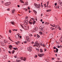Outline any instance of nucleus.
Wrapping results in <instances>:
<instances>
[{"label": "nucleus", "instance_id": "nucleus-1", "mask_svg": "<svg viewBox=\"0 0 62 62\" xmlns=\"http://www.w3.org/2000/svg\"><path fill=\"white\" fill-rule=\"evenodd\" d=\"M61 4H62V3H60L59 2L58 4H57V6H55V8H58L59 9V7H60Z\"/></svg>", "mask_w": 62, "mask_h": 62}, {"label": "nucleus", "instance_id": "nucleus-2", "mask_svg": "<svg viewBox=\"0 0 62 62\" xmlns=\"http://www.w3.org/2000/svg\"><path fill=\"white\" fill-rule=\"evenodd\" d=\"M37 42H38V41H37L36 42H35L34 43V45L33 46H37V47L39 46V47H40V46H39V44Z\"/></svg>", "mask_w": 62, "mask_h": 62}, {"label": "nucleus", "instance_id": "nucleus-3", "mask_svg": "<svg viewBox=\"0 0 62 62\" xmlns=\"http://www.w3.org/2000/svg\"><path fill=\"white\" fill-rule=\"evenodd\" d=\"M21 26H22V28L24 29V28H26L27 27V26L25 24H23L22 25H21Z\"/></svg>", "mask_w": 62, "mask_h": 62}, {"label": "nucleus", "instance_id": "nucleus-4", "mask_svg": "<svg viewBox=\"0 0 62 62\" xmlns=\"http://www.w3.org/2000/svg\"><path fill=\"white\" fill-rule=\"evenodd\" d=\"M53 37V35L52 34H51L49 35V38L50 39H52Z\"/></svg>", "mask_w": 62, "mask_h": 62}, {"label": "nucleus", "instance_id": "nucleus-5", "mask_svg": "<svg viewBox=\"0 0 62 62\" xmlns=\"http://www.w3.org/2000/svg\"><path fill=\"white\" fill-rule=\"evenodd\" d=\"M44 55V54H38V56H39L40 57H42V56H43Z\"/></svg>", "mask_w": 62, "mask_h": 62}, {"label": "nucleus", "instance_id": "nucleus-6", "mask_svg": "<svg viewBox=\"0 0 62 62\" xmlns=\"http://www.w3.org/2000/svg\"><path fill=\"white\" fill-rule=\"evenodd\" d=\"M21 60H22L24 61H26V58L25 57H24L23 59V58L21 57Z\"/></svg>", "mask_w": 62, "mask_h": 62}, {"label": "nucleus", "instance_id": "nucleus-7", "mask_svg": "<svg viewBox=\"0 0 62 62\" xmlns=\"http://www.w3.org/2000/svg\"><path fill=\"white\" fill-rule=\"evenodd\" d=\"M27 49L28 50H29V51H30V52H31V48L30 47H28L27 48Z\"/></svg>", "mask_w": 62, "mask_h": 62}, {"label": "nucleus", "instance_id": "nucleus-8", "mask_svg": "<svg viewBox=\"0 0 62 62\" xmlns=\"http://www.w3.org/2000/svg\"><path fill=\"white\" fill-rule=\"evenodd\" d=\"M39 29L40 31H43V28L41 27H40Z\"/></svg>", "mask_w": 62, "mask_h": 62}, {"label": "nucleus", "instance_id": "nucleus-9", "mask_svg": "<svg viewBox=\"0 0 62 62\" xmlns=\"http://www.w3.org/2000/svg\"><path fill=\"white\" fill-rule=\"evenodd\" d=\"M15 11V9H13L12 10V13H14Z\"/></svg>", "mask_w": 62, "mask_h": 62}, {"label": "nucleus", "instance_id": "nucleus-10", "mask_svg": "<svg viewBox=\"0 0 62 62\" xmlns=\"http://www.w3.org/2000/svg\"><path fill=\"white\" fill-rule=\"evenodd\" d=\"M34 30H38V27H35V28H34Z\"/></svg>", "mask_w": 62, "mask_h": 62}, {"label": "nucleus", "instance_id": "nucleus-11", "mask_svg": "<svg viewBox=\"0 0 62 62\" xmlns=\"http://www.w3.org/2000/svg\"><path fill=\"white\" fill-rule=\"evenodd\" d=\"M35 7L36 8H38V4H36L35 5Z\"/></svg>", "mask_w": 62, "mask_h": 62}, {"label": "nucleus", "instance_id": "nucleus-12", "mask_svg": "<svg viewBox=\"0 0 62 62\" xmlns=\"http://www.w3.org/2000/svg\"><path fill=\"white\" fill-rule=\"evenodd\" d=\"M15 37H16V39H18V38L19 37V36L17 35H16L15 36Z\"/></svg>", "mask_w": 62, "mask_h": 62}, {"label": "nucleus", "instance_id": "nucleus-13", "mask_svg": "<svg viewBox=\"0 0 62 62\" xmlns=\"http://www.w3.org/2000/svg\"><path fill=\"white\" fill-rule=\"evenodd\" d=\"M11 23L13 25H14V24L15 23H14V22L11 21Z\"/></svg>", "mask_w": 62, "mask_h": 62}, {"label": "nucleus", "instance_id": "nucleus-14", "mask_svg": "<svg viewBox=\"0 0 62 62\" xmlns=\"http://www.w3.org/2000/svg\"><path fill=\"white\" fill-rule=\"evenodd\" d=\"M20 2L22 3H24V2L23 1V0H20Z\"/></svg>", "mask_w": 62, "mask_h": 62}, {"label": "nucleus", "instance_id": "nucleus-15", "mask_svg": "<svg viewBox=\"0 0 62 62\" xmlns=\"http://www.w3.org/2000/svg\"><path fill=\"white\" fill-rule=\"evenodd\" d=\"M51 11V9H49V10L48 9L46 10V11L47 12H50V11Z\"/></svg>", "mask_w": 62, "mask_h": 62}, {"label": "nucleus", "instance_id": "nucleus-16", "mask_svg": "<svg viewBox=\"0 0 62 62\" xmlns=\"http://www.w3.org/2000/svg\"><path fill=\"white\" fill-rule=\"evenodd\" d=\"M40 5L39 4H38V8H40Z\"/></svg>", "mask_w": 62, "mask_h": 62}, {"label": "nucleus", "instance_id": "nucleus-17", "mask_svg": "<svg viewBox=\"0 0 62 62\" xmlns=\"http://www.w3.org/2000/svg\"><path fill=\"white\" fill-rule=\"evenodd\" d=\"M36 21H34L33 22V25H34L35 24V23H36Z\"/></svg>", "mask_w": 62, "mask_h": 62}, {"label": "nucleus", "instance_id": "nucleus-18", "mask_svg": "<svg viewBox=\"0 0 62 62\" xmlns=\"http://www.w3.org/2000/svg\"><path fill=\"white\" fill-rule=\"evenodd\" d=\"M29 22L30 23V24H33V23L32 22H31L30 21H29Z\"/></svg>", "mask_w": 62, "mask_h": 62}, {"label": "nucleus", "instance_id": "nucleus-19", "mask_svg": "<svg viewBox=\"0 0 62 62\" xmlns=\"http://www.w3.org/2000/svg\"><path fill=\"white\" fill-rule=\"evenodd\" d=\"M59 27V26L58 25H57L55 27H56V28H58Z\"/></svg>", "mask_w": 62, "mask_h": 62}, {"label": "nucleus", "instance_id": "nucleus-20", "mask_svg": "<svg viewBox=\"0 0 62 62\" xmlns=\"http://www.w3.org/2000/svg\"><path fill=\"white\" fill-rule=\"evenodd\" d=\"M25 23H28V20H25Z\"/></svg>", "mask_w": 62, "mask_h": 62}, {"label": "nucleus", "instance_id": "nucleus-21", "mask_svg": "<svg viewBox=\"0 0 62 62\" xmlns=\"http://www.w3.org/2000/svg\"><path fill=\"white\" fill-rule=\"evenodd\" d=\"M6 5L7 6H9V5L8 3H7L6 4Z\"/></svg>", "mask_w": 62, "mask_h": 62}, {"label": "nucleus", "instance_id": "nucleus-22", "mask_svg": "<svg viewBox=\"0 0 62 62\" xmlns=\"http://www.w3.org/2000/svg\"><path fill=\"white\" fill-rule=\"evenodd\" d=\"M1 43V44L2 46H4V45H3V44L4 43L3 42H2Z\"/></svg>", "mask_w": 62, "mask_h": 62}, {"label": "nucleus", "instance_id": "nucleus-23", "mask_svg": "<svg viewBox=\"0 0 62 62\" xmlns=\"http://www.w3.org/2000/svg\"><path fill=\"white\" fill-rule=\"evenodd\" d=\"M4 43H8V42L6 40H4Z\"/></svg>", "mask_w": 62, "mask_h": 62}, {"label": "nucleus", "instance_id": "nucleus-24", "mask_svg": "<svg viewBox=\"0 0 62 62\" xmlns=\"http://www.w3.org/2000/svg\"><path fill=\"white\" fill-rule=\"evenodd\" d=\"M35 13V14H37V11H36L34 10L33 11Z\"/></svg>", "mask_w": 62, "mask_h": 62}, {"label": "nucleus", "instance_id": "nucleus-25", "mask_svg": "<svg viewBox=\"0 0 62 62\" xmlns=\"http://www.w3.org/2000/svg\"><path fill=\"white\" fill-rule=\"evenodd\" d=\"M13 49H14L15 50H16L17 49V48H13Z\"/></svg>", "mask_w": 62, "mask_h": 62}, {"label": "nucleus", "instance_id": "nucleus-26", "mask_svg": "<svg viewBox=\"0 0 62 62\" xmlns=\"http://www.w3.org/2000/svg\"><path fill=\"white\" fill-rule=\"evenodd\" d=\"M12 54H14V52H15V51H14V50H13L12 51Z\"/></svg>", "mask_w": 62, "mask_h": 62}, {"label": "nucleus", "instance_id": "nucleus-27", "mask_svg": "<svg viewBox=\"0 0 62 62\" xmlns=\"http://www.w3.org/2000/svg\"><path fill=\"white\" fill-rule=\"evenodd\" d=\"M8 48L10 49V50H11V49H12V47H9Z\"/></svg>", "mask_w": 62, "mask_h": 62}, {"label": "nucleus", "instance_id": "nucleus-28", "mask_svg": "<svg viewBox=\"0 0 62 62\" xmlns=\"http://www.w3.org/2000/svg\"><path fill=\"white\" fill-rule=\"evenodd\" d=\"M25 5H28V3H27V2H25Z\"/></svg>", "mask_w": 62, "mask_h": 62}, {"label": "nucleus", "instance_id": "nucleus-29", "mask_svg": "<svg viewBox=\"0 0 62 62\" xmlns=\"http://www.w3.org/2000/svg\"><path fill=\"white\" fill-rule=\"evenodd\" d=\"M40 34V35H42V32H41V31H40L39 32Z\"/></svg>", "mask_w": 62, "mask_h": 62}, {"label": "nucleus", "instance_id": "nucleus-30", "mask_svg": "<svg viewBox=\"0 0 62 62\" xmlns=\"http://www.w3.org/2000/svg\"><path fill=\"white\" fill-rule=\"evenodd\" d=\"M40 45H41V46H43V44H42V43H40Z\"/></svg>", "mask_w": 62, "mask_h": 62}, {"label": "nucleus", "instance_id": "nucleus-31", "mask_svg": "<svg viewBox=\"0 0 62 62\" xmlns=\"http://www.w3.org/2000/svg\"><path fill=\"white\" fill-rule=\"evenodd\" d=\"M58 50L57 49V48H56V53H57L58 52Z\"/></svg>", "mask_w": 62, "mask_h": 62}, {"label": "nucleus", "instance_id": "nucleus-32", "mask_svg": "<svg viewBox=\"0 0 62 62\" xmlns=\"http://www.w3.org/2000/svg\"><path fill=\"white\" fill-rule=\"evenodd\" d=\"M4 57L5 58H7V55H6L4 56Z\"/></svg>", "mask_w": 62, "mask_h": 62}, {"label": "nucleus", "instance_id": "nucleus-33", "mask_svg": "<svg viewBox=\"0 0 62 62\" xmlns=\"http://www.w3.org/2000/svg\"><path fill=\"white\" fill-rule=\"evenodd\" d=\"M24 9L25 10V11H27V9L26 8H24Z\"/></svg>", "mask_w": 62, "mask_h": 62}, {"label": "nucleus", "instance_id": "nucleus-34", "mask_svg": "<svg viewBox=\"0 0 62 62\" xmlns=\"http://www.w3.org/2000/svg\"><path fill=\"white\" fill-rule=\"evenodd\" d=\"M58 29L59 30H61V29L60 28V27H58Z\"/></svg>", "mask_w": 62, "mask_h": 62}, {"label": "nucleus", "instance_id": "nucleus-35", "mask_svg": "<svg viewBox=\"0 0 62 62\" xmlns=\"http://www.w3.org/2000/svg\"><path fill=\"white\" fill-rule=\"evenodd\" d=\"M37 37H38V38H39L40 37V36H39V35H38V34H37Z\"/></svg>", "mask_w": 62, "mask_h": 62}, {"label": "nucleus", "instance_id": "nucleus-36", "mask_svg": "<svg viewBox=\"0 0 62 62\" xmlns=\"http://www.w3.org/2000/svg\"><path fill=\"white\" fill-rule=\"evenodd\" d=\"M31 19L32 20H33V21H34V20H35V19L34 18H31Z\"/></svg>", "mask_w": 62, "mask_h": 62}, {"label": "nucleus", "instance_id": "nucleus-37", "mask_svg": "<svg viewBox=\"0 0 62 62\" xmlns=\"http://www.w3.org/2000/svg\"><path fill=\"white\" fill-rule=\"evenodd\" d=\"M9 33H11V30H9Z\"/></svg>", "mask_w": 62, "mask_h": 62}, {"label": "nucleus", "instance_id": "nucleus-38", "mask_svg": "<svg viewBox=\"0 0 62 62\" xmlns=\"http://www.w3.org/2000/svg\"><path fill=\"white\" fill-rule=\"evenodd\" d=\"M7 3H8V4H9V5H10V4H11V2H8Z\"/></svg>", "mask_w": 62, "mask_h": 62}, {"label": "nucleus", "instance_id": "nucleus-39", "mask_svg": "<svg viewBox=\"0 0 62 62\" xmlns=\"http://www.w3.org/2000/svg\"><path fill=\"white\" fill-rule=\"evenodd\" d=\"M40 52H41V53H42V49H40Z\"/></svg>", "mask_w": 62, "mask_h": 62}, {"label": "nucleus", "instance_id": "nucleus-40", "mask_svg": "<svg viewBox=\"0 0 62 62\" xmlns=\"http://www.w3.org/2000/svg\"><path fill=\"white\" fill-rule=\"evenodd\" d=\"M13 31H17V30H15V29L13 30Z\"/></svg>", "mask_w": 62, "mask_h": 62}, {"label": "nucleus", "instance_id": "nucleus-41", "mask_svg": "<svg viewBox=\"0 0 62 62\" xmlns=\"http://www.w3.org/2000/svg\"><path fill=\"white\" fill-rule=\"evenodd\" d=\"M29 40V39H27L26 40V41H28Z\"/></svg>", "mask_w": 62, "mask_h": 62}, {"label": "nucleus", "instance_id": "nucleus-42", "mask_svg": "<svg viewBox=\"0 0 62 62\" xmlns=\"http://www.w3.org/2000/svg\"><path fill=\"white\" fill-rule=\"evenodd\" d=\"M60 40H61V41L62 40V37L60 38Z\"/></svg>", "mask_w": 62, "mask_h": 62}, {"label": "nucleus", "instance_id": "nucleus-43", "mask_svg": "<svg viewBox=\"0 0 62 62\" xmlns=\"http://www.w3.org/2000/svg\"><path fill=\"white\" fill-rule=\"evenodd\" d=\"M14 57L16 58H17V55H16V56H14Z\"/></svg>", "mask_w": 62, "mask_h": 62}, {"label": "nucleus", "instance_id": "nucleus-44", "mask_svg": "<svg viewBox=\"0 0 62 62\" xmlns=\"http://www.w3.org/2000/svg\"><path fill=\"white\" fill-rule=\"evenodd\" d=\"M36 50H37V51L39 52V49H38V48H36Z\"/></svg>", "mask_w": 62, "mask_h": 62}, {"label": "nucleus", "instance_id": "nucleus-45", "mask_svg": "<svg viewBox=\"0 0 62 62\" xmlns=\"http://www.w3.org/2000/svg\"><path fill=\"white\" fill-rule=\"evenodd\" d=\"M47 6H48V5L49 4V1H47Z\"/></svg>", "mask_w": 62, "mask_h": 62}, {"label": "nucleus", "instance_id": "nucleus-46", "mask_svg": "<svg viewBox=\"0 0 62 62\" xmlns=\"http://www.w3.org/2000/svg\"><path fill=\"white\" fill-rule=\"evenodd\" d=\"M53 27H55V24H54L53 25Z\"/></svg>", "mask_w": 62, "mask_h": 62}, {"label": "nucleus", "instance_id": "nucleus-47", "mask_svg": "<svg viewBox=\"0 0 62 62\" xmlns=\"http://www.w3.org/2000/svg\"><path fill=\"white\" fill-rule=\"evenodd\" d=\"M17 35H18L19 37V36L20 35V34H19V33H18L17 34Z\"/></svg>", "mask_w": 62, "mask_h": 62}, {"label": "nucleus", "instance_id": "nucleus-48", "mask_svg": "<svg viewBox=\"0 0 62 62\" xmlns=\"http://www.w3.org/2000/svg\"><path fill=\"white\" fill-rule=\"evenodd\" d=\"M44 6H45V7H46V4H44Z\"/></svg>", "mask_w": 62, "mask_h": 62}, {"label": "nucleus", "instance_id": "nucleus-49", "mask_svg": "<svg viewBox=\"0 0 62 62\" xmlns=\"http://www.w3.org/2000/svg\"><path fill=\"white\" fill-rule=\"evenodd\" d=\"M28 9H30V8H29V7H28Z\"/></svg>", "mask_w": 62, "mask_h": 62}, {"label": "nucleus", "instance_id": "nucleus-50", "mask_svg": "<svg viewBox=\"0 0 62 62\" xmlns=\"http://www.w3.org/2000/svg\"><path fill=\"white\" fill-rule=\"evenodd\" d=\"M0 37H1V38H3V37L1 36V35H0Z\"/></svg>", "mask_w": 62, "mask_h": 62}, {"label": "nucleus", "instance_id": "nucleus-51", "mask_svg": "<svg viewBox=\"0 0 62 62\" xmlns=\"http://www.w3.org/2000/svg\"><path fill=\"white\" fill-rule=\"evenodd\" d=\"M30 36H32V34H30Z\"/></svg>", "mask_w": 62, "mask_h": 62}, {"label": "nucleus", "instance_id": "nucleus-52", "mask_svg": "<svg viewBox=\"0 0 62 62\" xmlns=\"http://www.w3.org/2000/svg\"><path fill=\"white\" fill-rule=\"evenodd\" d=\"M7 10H8V11H9L10 10V9H7Z\"/></svg>", "mask_w": 62, "mask_h": 62}, {"label": "nucleus", "instance_id": "nucleus-53", "mask_svg": "<svg viewBox=\"0 0 62 62\" xmlns=\"http://www.w3.org/2000/svg\"><path fill=\"white\" fill-rule=\"evenodd\" d=\"M9 47H12V46L11 45H9Z\"/></svg>", "mask_w": 62, "mask_h": 62}, {"label": "nucleus", "instance_id": "nucleus-54", "mask_svg": "<svg viewBox=\"0 0 62 62\" xmlns=\"http://www.w3.org/2000/svg\"><path fill=\"white\" fill-rule=\"evenodd\" d=\"M56 43H57V44H59V43L57 42V41H56Z\"/></svg>", "mask_w": 62, "mask_h": 62}, {"label": "nucleus", "instance_id": "nucleus-55", "mask_svg": "<svg viewBox=\"0 0 62 62\" xmlns=\"http://www.w3.org/2000/svg\"><path fill=\"white\" fill-rule=\"evenodd\" d=\"M43 47H45V44H43Z\"/></svg>", "mask_w": 62, "mask_h": 62}, {"label": "nucleus", "instance_id": "nucleus-56", "mask_svg": "<svg viewBox=\"0 0 62 62\" xmlns=\"http://www.w3.org/2000/svg\"><path fill=\"white\" fill-rule=\"evenodd\" d=\"M56 5H57V3H55L54 5L55 6H56Z\"/></svg>", "mask_w": 62, "mask_h": 62}, {"label": "nucleus", "instance_id": "nucleus-57", "mask_svg": "<svg viewBox=\"0 0 62 62\" xmlns=\"http://www.w3.org/2000/svg\"><path fill=\"white\" fill-rule=\"evenodd\" d=\"M29 13H30V12H31V11H30V10H29Z\"/></svg>", "mask_w": 62, "mask_h": 62}, {"label": "nucleus", "instance_id": "nucleus-58", "mask_svg": "<svg viewBox=\"0 0 62 62\" xmlns=\"http://www.w3.org/2000/svg\"><path fill=\"white\" fill-rule=\"evenodd\" d=\"M16 44L17 45H18V43L17 42H16Z\"/></svg>", "mask_w": 62, "mask_h": 62}, {"label": "nucleus", "instance_id": "nucleus-59", "mask_svg": "<svg viewBox=\"0 0 62 62\" xmlns=\"http://www.w3.org/2000/svg\"><path fill=\"white\" fill-rule=\"evenodd\" d=\"M23 42L24 43H27L25 41L24 42Z\"/></svg>", "mask_w": 62, "mask_h": 62}, {"label": "nucleus", "instance_id": "nucleus-60", "mask_svg": "<svg viewBox=\"0 0 62 62\" xmlns=\"http://www.w3.org/2000/svg\"><path fill=\"white\" fill-rule=\"evenodd\" d=\"M11 52H10V51H8V53H9V54H11Z\"/></svg>", "mask_w": 62, "mask_h": 62}, {"label": "nucleus", "instance_id": "nucleus-61", "mask_svg": "<svg viewBox=\"0 0 62 62\" xmlns=\"http://www.w3.org/2000/svg\"><path fill=\"white\" fill-rule=\"evenodd\" d=\"M37 57V55H36L35 56V57Z\"/></svg>", "mask_w": 62, "mask_h": 62}, {"label": "nucleus", "instance_id": "nucleus-62", "mask_svg": "<svg viewBox=\"0 0 62 62\" xmlns=\"http://www.w3.org/2000/svg\"><path fill=\"white\" fill-rule=\"evenodd\" d=\"M28 16H26V18L27 19V18H28Z\"/></svg>", "mask_w": 62, "mask_h": 62}, {"label": "nucleus", "instance_id": "nucleus-63", "mask_svg": "<svg viewBox=\"0 0 62 62\" xmlns=\"http://www.w3.org/2000/svg\"><path fill=\"white\" fill-rule=\"evenodd\" d=\"M18 43H20V42L18 41Z\"/></svg>", "mask_w": 62, "mask_h": 62}, {"label": "nucleus", "instance_id": "nucleus-64", "mask_svg": "<svg viewBox=\"0 0 62 62\" xmlns=\"http://www.w3.org/2000/svg\"><path fill=\"white\" fill-rule=\"evenodd\" d=\"M18 62H21V60H19L18 61Z\"/></svg>", "mask_w": 62, "mask_h": 62}]
</instances>
